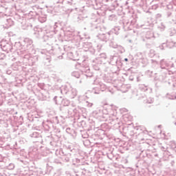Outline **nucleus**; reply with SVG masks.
<instances>
[{"instance_id": "1", "label": "nucleus", "mask_w": 176, "mask_h": 176, "mask_svg": "<svg viewBox=\"0 0 176 176\" xmlns=\"http://www.w3.org/2000/svg\"><path fill=\"white\" fill-rule=\"evenodd\" d=\"M124 61H129V59H127V58H126L124 59Z\"/></svg>"}]
</instances>
